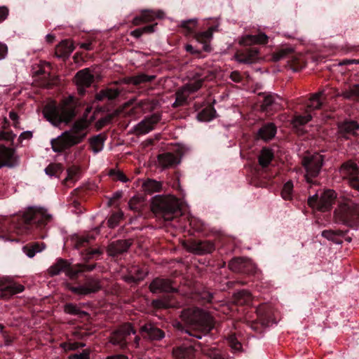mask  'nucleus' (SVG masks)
<instances>
[{
  "label": "nucleus",
  "mask_w": 359,
  "mask_h": 359,
  "mask_svg": "<svg viewBox=\"0 0 359 359\" xmlns=\"http://www.w3.org/2000/svg\"><path fill=\"white\" fill-rule=\"evenodd\" d=\"M61 167L58 164H50L46 169V173L50 176H56L58 173L61 172Z\"/></svg>",
  "instance_id": "55"
},
{
  "label": "nucleus",
  "mask_w": 359,
  "mask_h": 359,
  "mask_svg": "<svg viewBox=\"0 0 359 359\" xmlns=\"http://www.w3.org/2000/svg\"><path fill=\"white\" fill-rule=\"evenodd\" d=\"M292 52V49L291 48H283L277 51L273 55V60L274 61H279L285 57H286L290 53Z\"/></svg>",
  "instance_id": "54"
},
{
  "label": "nucleus",
  "mask_w": 359,
  "mask_h": 359,
  "mask_svg": "<svg viewBox=\"0 0 359 359\" xmlns=\"http://www.w3.org/2000/svg\"><path fill=\"white\" fill-rule=\"evenodd\" d=\"M142 15L143 16V21L148 22L154 20L156 18H161L162 12L158 11L156 13L153 11H145L142 12Z\"/></svg>",
  "instance_id": "51"
},
{
  "label": "nucleus",
  "mask_w": 359,
  "mask_h": 359,
  "mask_svg": "<svg viewBox=\"0 0 359 359\" xmlns=\"http://www.w3.org/2000/svg\"><path fill=\"white\" fill-rule=\"evenodd\" d=\"M89 353L83 351L81 353H76L69 356V359H89Z\"/></svg>",
  "instance_id": "61"
},
{
  "label": "nucleus",
  "mask_w": 359,
  "mask_h": 359,
  "mask_svg": "<svg viewBox=\"0 0 359 359\" xmlns=\"http://www.w3.org/2000/svg\"><path fill=\"white\" fill-rule=\"evenodd\" d=\"M172 354L175 359H194L195 350L191 346H182L175 348Z\"/></svg>",
  "instance_id": "29"
},
{
  "label": "nucleus",
  "mask_w": 359,
  "mask_h": 359,
  "mask_svg": "<svg viewBox=\"0 0 359 359\" xmlns=\"http://www.w3.org/2000/svg\"><path fill=\"white\" fill-rule=\"evenodd\" d=\"M162 184L160 182L154 180L148 179L142 184V187L146 192H158L161 189Z\"/></svg>",
  "instance_id": "44"
},
{
  "label": "nucleus",
  "mask_w": 359,
  "mask_h": 359,
  "mask_svg": "<svg viewBox=\"0 0 359 359\" xmlns=\"http://www.w3.org/2000/svg\"><path fill=\"white\" fill-rule=\"evenodd\" d=\"M120 92L117 88H107L101 90L96 95V99L97 100H102L105 98L108 100H113L118 97Z\"/></svg>",
  "instance_id": "43"
},
{
  "label": "nucleus",
  "mask_w": 359,
  "mask_h": 359,
  "mask_svg": "<svg viewBox=\"0 0 359 359\" xmlns=\"http://www.w3.org/2000/svg\"><path fill=\"white\" fill-rule=\"evenodd\" d=\"M338 96H341L347 100H359V84H355L348 88L342 90Z\"/></svg>",
  "instance_id": "38"
},
{
  "label": "nucleus",
  "mask_w": 359,
  "mask_h": 359,
  "mask_svg": "<svg viewBox=\"0 0 359 359\" xmlns=\"http://www.w3.org/2000/svg\"><path fill=\"white\" fill-rule=\"evenodd\" d=\"M339 172L342 177L348 179L349 182L351 179L358 177L359 169L356 163L348 161L341 166Z\"/></svg>",
  "instance_id": "22"
},
{
  "label": "nucleus",
  "mask_w": 359,
  "mask_h": 359,
  "mask_svg": "<svg viewBox=\"0 0 359 359\" xmlns=\"http://www.w3.org/2000/svg\"><path fill=\"white\" fill-rule=\"evenodd\" d=\"M322 236L334 243L340 244L342 243L340 238L344 235L342 231L325 230L322 231Z\"/></svg>",
  "instance_id": "40"
},
{
  "label": "nucleus",
  "mask_w": 359,
  "mask_h": 359,
  "mask_svg": "<svg viewBox=\"0 0 359 359\" xmlns=\"http://www.w3.org/2000/svg\"><path fill=\"white\" fill-rule=\"evenodd\" d=\"M50 144L55 152H62L79 144V142L69 132L65 131L57 137L53 139L50 141Z\"/></svg>",
  "instance_id": "12"
},
{
  "label": "nucleus",
  "mask_w": 359,
  "mask_h": 359,
  "mask_svg": "<svg viewBox=\"0 0 359 359\" xmlns=\"http://www.w3.org/2000/svg\"><path fill=\"white\" fill-rule=\"evenodd\" d=\"M140 332L145 333V337L151 340H161L165 337L164 332L151 323L145 324L140 328Z\"/></svg>",
  "instance_id": "25"
},
{
  "label": "nucleus",
  "mask_w": 359,
  "mask_h": 359,
  "mask_svg": "<svg viewBox=\"0 0 359 359\" xmlns=\"http://www.w3.org/2000/svg\"><path fill=\"white\" fill-rule=\"evenodd\" d=\"M64 311L66 313L79 316H86L87 313L81 311L80 308L74 304H66L64 306Z\"/></svg>",
  "instance_id": "46"
},
{
  "label": "nucleus",
  "mask_w": 359,
  "mask_h": 359,
  "mask_svg": "<svg viewBox=\"0 0 359 359\" xmlns=\"http://www.w3.org/2000/svg\"><path fill=\"white\" fill-rule=\"evenodd\" d=\"M152 210L165 221H171L181 215V203L173 196H157L152 201Z\"/></svg>",
  "instance_id": "3"
},
{
  "label": "nucleus",
  "mask_w": 359,
  "mask_h": 359,
  "mask_svg": "<svg viewBox=\"0 0 359 359\" xmlns=\"http://www.w3.org/2000/svg\"><path fill=\"white\" fill-rule=\"evenodd\" d=\"M104 140V137L101 134L90 139V145L94 153L97 154L102 150Z\"/></svg>",
  "instance_id": "41"
},
{
  "label": "nucleus",
  "mask_w": 359,
  "mask_h": 359,
  "mask_svg": "<svg viewBox=\"0 0 359 359\" xmlns=\"http://www.w3.org/2000/svg\"><path fill=\"white\" fill-rule=\"evenodd\" d=\"M129 208L135 212H140L143 206V201L140 197L134 196L128 202Z\"/></svg>",
  "instance_id": "47"
},
{
  "label": "nucleus",
  "mask_w": 359,
  "mask_h": 359,
  "mask_svg": "<svg viewBox=\"0 0 359 359\" xmlns=\"http://www.w3.org/2000/svg\"><path fill=\"white\" fill-rule=\"evenodd\" d=\"M135 330L130 323H125L115 330L110 337V342L118 346L121 349L127 347L130 342L131 334H135Z\"/></svg>",
  "instance_id": "7"
},
{
  "label": "nucleus",
  "mask_w": 359,
  "mask_h": 359,
  "mask_svg": "<svg viewBox=\"0 0 359 359\" xmlns=\"http://www.w3.org/2000/svg\"><path fill=\"white\" fill-rule=\"evenodd\" d=\"M131 274L126 276L124 278L128 282H137L142 280L145 276L146 272L137 266H135L130 271Z\"/></svg>",
  "instance_id": "42"
},
{
  "label": "nucleus",
  "mask_w": 359,
  "mask_h": 359,
  "mask_svg": "<svg viewBox=\"0 0 359 359\" xmlns=\"http://www.w3.org/2000/svg\"><path fill=\"white\" fill-rule=\"evenodd\" d=\"M191 250L198 255L210 253L215 250V245L210 241H196L192 243Z\"/></svg>",
  "instance_id": "26"
},
{
  "label": "nucleus",
  "mask_w": 359,
  "mask_h": 359,
  "mask_svg": "<svg viewBox=\"0 0 359 359\" xmlns=\"http://www.w3.org/2000/svg\"><path fill=\"white\" fill-rule=\"evenodd\" d=\"M323 158L320 154L306 156L302 160V163L306 170L305 177L308 182H310L309 177H316L320 172L323 165Z\"/></svg>",
  "instance_id": "8"
},
{
  "label": "nucleus",
  "mask_w": 359,
  "mask_h": 359,
  "mask_svg": "<svg viewBox=\"0 0 359 359\" xmlns=\"http://www.w3.org/2000/svg\"><path fill=\"white\" fill-rule=\"evenodd\" d=\"M45 247L43 243H32L25 245L22 250L29 257L32 258L36 253L41 252Z\"/></svg>",
  "instance_id": "35"
},
{
  "label": "nucleus",
  "mask_w": 359,
  "mask_h": 359,
  "mask_svg": "<svg viewBox=\"0 0 359 359\" xmlns=\"http://www.w3.org/2000/svg\"><path fill=\"white\" fill-rule=\"evenodd\" d=\"M237 62L244 64L255 63L259 59V50L256 48H247L238 50L235 55Z\"/></svg>",
  "instance_id": "15"
},
{
  "label": "nucleus",
  "mask_w": 359,
  "mask_h": 359,
  "mask_svg": "<svg viewBox=\"0 0 359 359\" xmlns=\"http://www.w3.org/2000/svg\"><path fill=\"white\" fill-rule=\"evenodd\" d=\"M152 305L156 309H168L174 306V304L170 302L168 298L153 300Z\"/></svg>",
  "instance_id": "48"
},
{
  "label": "nucleus",
  "mask_w": 359,
  "mask_h": 359,
  "mask_svg": "<svg viewBox=\"0 0 359 359\" xmlns=\"http://www.w3.org/2000/svg\"><path fill=\"white\" fill-rule=\"evenodd\" d=\"M61 346L65 351H71V350L77 349L79 347H83L84 346V344H81V343L74 342V343H64Z\"/></svg>",
  "instance_id": "58"
},
{
  "label": "nucleus",
  "mask_w": 359,
  "mask_h": 359,
  "mask_svg": "<svg viewBox=\"0 0 359 359\" xmlns=\"http://www.w3.org/2000/svg\"><path fill=\"white\" fill-rule=\"evenodd\" d=\"M14 155V151L12 149L1 147H0V168L4 165H11V161Z\"/></svg>",
  "instance_id": "36"
},
{
  "label": "nucleus",
  "mask_w": 359,
  "mask_h": 359,
  "mask_svg": "<svg viewBox=\"0 0 359 359\" xmlns=\"http://www.w3.org/2000/svg\"><path fill=\"white\" fill-rule=\"evenodd\" d=\"M93 80L94 76L88 68L78 72L75 76L76 83L79 88L89 87Z\"/></svg>",
  "instance_id": "20"
},
{
  "label": "nucleus",
  "mask_w": 359,
  "mask_h": 359,
  "mask_svg": "<svg viewBox=\"0 0 359 359\" xmlns=\"http://www.w3.org/2000/svg\"><path fill=\"white\" fill-rule=\"evenodd\" d=\"M122 217L123 213L121 212L114 213L108 219V226L110 228H114L118 225V222L122 219Z\"/></svg>",
  "instance_id": "53"
},
{
  "label": "nucleus",
  "mask_w": 359,
  "mask_h": 359,
  "mask_svg": "<svg viewBox=\"0 0 359 359\" xmlns=\"http://www.w3.org/2000/svg\"><path fill=\"white\" fill-rule=\"evenodd\" d=\"M9 117L13 121V126L17 128L19 125V116L17 113L13 111H10Z\"/></svg>",
  "instance_id": "63"
},
{
  "label": "nucleus",
  "mask_w": 359,
  "mask_h": 359,
  "mask_svg": "<svg viewBox=\"0 0 359 359\" xmlns=\"http://www.w3.org/2000/svg\"><path fill=\"white\" fill-rule=\"evenodd\" d=\"M32 70L34 75L41 76L43 79H47L50 74V65L46 62L41 61L33 66Z\"/></svg>",
  "instance_id": "32"
},
{
  "label": "nucleus",
  "mask_w": 359,
  "mask_h": 359,
  "mask_svg": "<svg viewBox=\"0 0 359 359\" xmlns=\"http://www.w3.org/2000/svg\"><path fill=\"white\" fill-rule=\"evenodd\" d=\"M149 289L153 293L170 292L174 291L171 281L168 279L156 278L149 285Z\"/></svg>",
  "instance_id": "18"
},
{
  "label": "nucleus",
  "mask_w": 359,
  "mask_h": 359,
  "mask_svg": "<svg viewBox=\"0 0 359 359\" xmlns=\"http://www.w3.org/2000/svg\"><path fill=\"white\" fill-rule=\"evenodd\" d=\"M182 320L194 330L201 332L200 334H192L188 330L184 332L197 339H201L202 335L207 334L213 327V319L207 312L198 308H189L182 311Z\"/></svg>",
  "instance_id": "2"
},
{
  "label": "nucleus",
  "mask_w": 359,
  "mask_h": 359,
  "mask_svg": "<svg viewBox=\"0 0 359 359\" xmlns=\"http://www.w3.org/2000/svg\"><path fill=\"white\" fill-rule=\"evenodd\" d=\"M358 128L359 125L353 121L344 122L339 126V133L346 138H348V135H355Z\"/></svg>",
  "instance_id": "30"
},
{
  "label": "nucleus",
  "mask_w": 359,
  "mask_h": 359,
  "mask_svg": "<svg viewBox=\"0 0 359 359\" xmlns=\"http://www.w3.org/2000/svg\"><path fill=\"white\" fill-rule=\"evenodd\" d=\"M90 124V121H88L86 118H80L75 121L72 128L67 132H69L71 135H72L74 139L80 143L86 136L88 128Z\"/></svg>",
  "instance_id": "14"
},
{
  "label": "nucleus",
  "mask_w": 359,
  "mask_h": 359,
  "mask_svg": "<svg viewBox=\"0 0 359 359\" xmlns=\"http://www.w3.org/2000/svg\"><path fill=\"white\" fill-rule=\"evenodd\" d=\"M74 50L73 41L69 39L63 40L56 47L55 54L59 57H68Z\"/></svg>",
  "instance_id": "28"
},
{
  "label": "nucleus",
  "mask_w": 359,
  "mask_h": 359,
  "mask_svg": "<svg viewBox=\"0 0 359 359\" xmlns=\"http://www.w3.org/2000/svg\"><path fill=\"white\" fill-rule=\"evenodd\" d=\"M214 29V27H210L208 30L196 33L194 36L196 40L203 44V49L205 51L210 50L209 43L212 39Z\"/></svg>",
  "instance_id": "27"
},
{
  "label": "nucleus",
  "mask_w": 359,
  "mask_h": 359,
  "mask_svg": "<svg viewBox=\"0 0 359 359\" xmlns=\"http://www.w3.org/2000/svg\"><path fill=\"white\" fill-rule=\"evenodd\" d=\"M229 268L233 272L251 273L255 271L254 265L243 258L233 259L229 264Z\"/></svg>",
  "instance_id": "16"
},
{
  "label": "nucleus",
  "mask_w": 359,
  "mask_h": 359,
  "mask_svg": "<svg viewBox=\"0 0 359 359\" xmlns=\"http://www.w3.org/2000/svg\"><path fill=\"white\" fill-rule=\"evenodd\" d=\"M282 99L277 95H269L264 97L262 108L264 111H278L282 108Z\"/></svg>",
  "instance_id": "24"
},
{
  "label": "nucleus",
  "mask_w": 359,
  "mask_h": 359,
  "mask_svg": "<svg viewBox=\"0 0 359 359\" xmlns=\"http://www.w3.org/2000/svg\"><path fill=\"white\" fill-rule=\"evenodd\" d=\"M102 252L101 251L99 250V249H95V250H91V249H88L86 250V254L84 255V259H90L91 258H93L95 255H100Z\"/></svg>",
  "instance_id": "59"
},
{
  "label": "nucleus",
  "mask_w": 359,
  "mask_h": 359,
  "mask_svg": "<svg viewBox=\"0 0 359 359\" xmlns=\"http://www.w3.org/2000/svg\"><path fill=\"white\" fill-rule=\"evenodd\" d=\"M93 240L94 237L90 235L79 236L76 238L75 247L77 249L86 247Z\"/></svg>",
  "instance_id": "49"
},
{
  "label": "nucleus",
  "mask_w": 359,
  "mask_h": 359,
  "mask_svg": "<svg viewBox=\"0 0 359 359\" xmlns=\"http://www.w3.org/2000/svg\"><path fill=\"white\" fill-rule=\"evenodd\" d=\"M158 163L162 168H168L180 163V158L172 153H164L158 156Z\"/></svg>",
  "instance_id": "21"
},
{
  "label": "nucleus",
  "mask_w": 359,
  "mask_h": 359,
  "mask_svg": "<svg viewBox=\"0 0 359 359\" xmlns=\"http://www.w3.org/2000/svg\"><path fill=\"white\" fill-rule=\"evenodd\" d=\"M8 13L9 11L6 6H0V23L8 18Z\"/></svg>",
  "instance_id": "60"
},
{
  "label": "nucleus",
  "mask_w": 359,
  "mask_h": 359,
  "mask_svg": "<svg viewBox=\"0 0 359 359\" xmlns=\"http://www.w3.org/2000/svg\"><path fill=\"white\" fill-rule=\"evenodd\" d=\"M156 76L154 75H147L145 74H140L133 76L126 79V83H132L135 86L140 85L144 83H149L153 81Z\"/></svg>",
  "instance_id": "33"
},
{
  "label": "nucleus",
  "mask_w": 359,
  "mask_h": 359,
  "mask_svg": "<svg viewBox=\"0 0 359 359\" xmlns=\"http://www.w3.org/2000/svg\"><path fill=\"white\" fill-rule=\"evenodd\" d=\"M68 289L76 294L85 296L99 291L101 285L98 279L88 278L83 284L78 286L68 285Z\"/></svg>",
  "instance_id": "11"
},
{
  "label": "nucleus",
  "mask_w": 359,
  "mask_h": 359,
  "mask_svg": "<svg viewBox=\"0 0 359 359\" xmlns=\"http://www.w3.org/2000/svg\"><path fill=\"white\" fill-rule=\"evenodd\" d=\"M79 169L78 167L72 166L67 170V176L63 180L65 186L71 187L72 184L76 182L79 178Z\"/></svg>",
  "instance_id": "39"
},
{
  "label": "nucleus",
  "mask_w": 359,
  "mask_h": 359,
  "mask_svg": "<svg viewBox=\"0 0 359 359\" xmlns=\"http://www.w3.org/2000/svg\"><path fill=\"white\" fill-rule=\"evenodd\" d=\"M335 198L336 194L334 191L327 189L321 192L320 196L316 194L309 197L308 203L309 206L314 209L325 212L331 208Z\"/></svg>",
  "instance_id": "6"
},
{
  "label": "nucleus",
  "mask_w": 359,
  "mask_h": 359,
  "mask_svg": "<svg viewBox=\"0 0 359 359\" xmlns=\"http://www.w3.org/2000/svg\"><path fill=\"white\" fill-rule=\"evenodd\" d=\"M228 341L231 348L234 351H240L242 348L241 344L238 341L235 335H230Z\"/></svg>",
  "instance_id": "57"
},
{
  "label": "nucleus",
  "mask_w": 359,
  "mask_h": 359,
  "mask_svg": "<svg viewBox=\"0 0 359 359\" xmlns=\"http://www.w3.org/2000/svg\"><path fill=\"white\" fill-rule=\"evenodd\" d=\"M197 19L193 18L181 22L180 27L187 31V33H191L195 29L197 25Z\"/></svg>",
  "instance_id": "50"
},
{
  "label": "nucleus",
  "mask_w": 359,
  "mask_h": 359,
  "mask_svg": "<svg viewBox=\"0 0 359 359\" xmlns=\"http://www.w3.org/2000/svg\"><path fill=\"white\" fill-rule=\"evenodd\" d=\"M216 111L212 107H207L203 109L197 115V118L201 121H210L215 116Z\"/></svg>",
  "instance_id": "45"
},
{
  "label": "nucleus",
  "mask_w": 359,
  "mask_h": 359,
  "mask_svg": "<svg viewBox=\"0 0 359 359\" xmlns=\"http://www.w3.org/2000/svg\"><path fill=\"white\" fill-rule=\"evenodd\" d=\"M160 121L159 116L153 114L144 118L135 126V131L138 135H144L149 133L154 128V126Z\"/></svg>",
  "instance_id": "17"
},
{
  "label": "nucleus",
  "mask_w": 359,
  "mask_h": 359,
  "mask_svg": "<svg viewBox=\"0 0 359 359\" xmlns=\"http://www.w3.org/2000/svg\"><path fill=\"white\" fill-rule=\"evenodd\" d=\"M203 81V79L199 78L196 80L189 82L186 86L179 89L175 94L176 99L173 103V107H177L184 105L186 103L189 94L201 88L202 86Z\"/></svg>",
  "instance_id": "9"
},
{
  "label": "nucleus",
  "mask_w": 359,
  "mask_h": 359,
  "mask_svg": "<svg viewBox=\"0 0 359 359\" xmlns=\"http://www.w3.org/2000/svg\"><path fill=\"white\" fill-rule=\"evenodd\" d=\"M325 90H320L313 94L306 104L305 115H297L294 116L292 123L295 127L307 123L312 118L311 111L321 107L323 102L326 99Z\"/></svg>",
  "instance_id": "4"
},
{
  "label": "nucleus",
  "mask_w": 359,
  "mask_h": 359,
  "mask_svg": "<svg viewBox=\"0 0 359 359\" xmlns=\"http://www.w3.org/2000/svg\"><path fill=\"white\" fill-rule=\"evenodd\" d=\"M8 54V46L6 44L0 42V60L4 59Z\"/></svg>",
  "instance_id": "62"
},
{
  "label": "nucleus",
  "mask_w": 359,
  "mask_h": 359,
  "mask_svg": "<svg viewBox=\"0 0 359 359\" xmlns=\"http://www.w3.org/2000/svg\"><path fill=\"white\" fill-rule=\"evenodd\" d=\"M109 175L114 177V180L121 181L122 182H126L128 181V178L125 175V174L120 170H111L109 172Z\"/></svg>",
  "instance_id": "56"
},
{
  "label": "nucleus",
  "mask_w": 359,
  "mask_h": 359,
  "mask_svg": "<svg viewBox=\"0 0 359 359\" xmlns=\"http://www.w3.org/2000/svg\"><path fill=\"white\" fill-rule=\"evenodd\" d=\"M273 158V152L271 149L264 147L258 156L259 164L264 168L269 165Z\"/></svg>",
  "instance_id": "37"
},
{
  "label": "nucleus",
  "mask_w": 359,
  "mask_h": 359,
  "mask_svg": "<svg viewBox=\"0 0 359 359\" xmlns=\"http://www.w3.org/2000/svg\"><path fill=\"white\" fill-rule=\"evenodd\" d=\"M131 243L127 240H119L111 243L107 248V253L109 256L116 257L126 252Z\"/></svg>",
  "instance_id": "19"
},
{
  "label": "nucleus",
  "mask_w": 359,
  "mask_h": 359,
  "mask_svg": "<svg viewBox=\"0 0 359 359\" xmlns=\"http://www.w3.org/2000/svg\"><path fill=\"white\" fill-rule=\"evenodd\" d=\"M69 266L67 260L60 259L57 262L48 269V273L51 276L60 274L61 272L66 271Z\"/></svg>",
  "instance_id": "34"
},
{
  "label": "nucleus",
  "mask_w": 359,
  "mask_h": 359,
  "mask_svg": "<svg viewBox=\"0 0 359 359\" xmlns=\"http://www.w3.org/2000/svg\"><path fill=\"white\" fill-rule=\"evenodd\" d=\"M276 133V127L273 123H267L264 125L258 132L259 138L267 141L271 140Z\"/></svg>",
  "instance_id": "31"
},
{
  "label": "nucleus",
  "mask_w": 359,
  "mask_h": 359,
  "mask_svg": "<svg viewBox=\"0 0 359 359\" xmlns=\"http://www.w3.org/2000/svg\"><path fill=\"white\" fill-rule=\"evenodd\" d=\"M24 286L0 278V298L8 299L13 294L22 292Z\"/></svg>",
  "instance_id": "13"
},
{
  "label": "nucleus",
  "mask_w": 359,
  "mask_h": 359,
  "mask_svg": "<svg viewBox=\"0 0 359 359\" xmlns=\"http://www.w3.org/2000/svg\"><path fill=\"white\" fill-rule=\"evenodd\" d=\"M293 189V184L291 181L287 182L281 191L282 197L285 200L292 198V193Z\"/></svg>",
  "instance_id": "52"
},
{
  "label": "nucleus",
  "mask_w": 359,
  "mask_h": 359,
  "mask_svg": "<svg viewBox=\"0 0 359 359\" xmlns=\"http://www.w3.org/2000/svg\"><path fill=\"white\" fill-rule=\"evenodd\" d=\"M209 357L210 359H226L218 351H212V353H210Z\"/></svg>",
  "instance_id": "64"
},
{
  "label": "nucleus",
  "mask_w": 359,
  "mask_h": 359,
  "mask_svg": "<svg viewBox=\"0 0 359 359\" xmlns=\"http://www.w3.org/2000/svg\"><path fill=\"white\" fill-rule=\"evenodd\" d=\"M268 36L263 32H260L257 35H245L241 39L240 43L244 46H252L255 44L264 45L268 43Z\"/></svg>",
  "instance_id": "23"
},
{
  "label": "nucleus",
  "mask_w": 359,
  "mask_h": 359,
  "mask_svg": "<svg viewBox=\"0 0 359 359\" xmlns=\"http://www.w3.org/2000/svg\"><path fill=\"white\" fill-rule=\"evenodd\" d=\"M51 216L41 208H29L23 214V219L27 223H36L43 225L50 220Z\"/></svg>",
  "instance_id": "10"
},
{
  "label": "nucleus",
  "mask_w": 359,
  "mask_h": 359,
  "mask_svg": "<svg viewBox=\"0 0 359 359\" xmlns=\"http://www.w3.org/2000/svg\"><path fill=\"white\" fill-rule=\"evenodd\" d=\"M76 104L73 97L69 96L59 104L50 102L43 109V114L47 121L55 126L61 123L67 124L75 116Z\"/></svg>",
  "instance_id": "1"
},
{
  "label": "nucleus",
  "mask_w": 359,
  "mask_h": 359,
  "mask_svg": "<svg viewBox=\"0 0 359 359\" xmlns=\"http://www.w3.org/2000/svg\"><path fill=\"white\" fill-rule=\"evenodd\" d=\"M336 219L349 226H357L359 222V205L341 204L334 211Z\"/></svg>",
  "instance_id": "5"
}]
</instances>
